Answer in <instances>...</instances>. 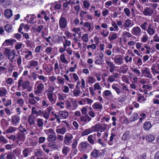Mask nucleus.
<instances>
[{
  "label": "nucleus",
  "instance_id": "nucleus-61",
  "mask_svg": "<svg viewBox=\"0 0 159 159\" xmlns=\"http://www.w3.org/2000/svg\"><path fill=\"white\" fill-rule=\"evenodd\" d=\"M150 34H153L154 33V30L151 28H149L147 31Z\"/></svg>",
  "mask_w": 159,
  "mask_h": 159
},
{
  "label": "nucleus",
  "instance_id": "nucleus-24",
  "mask_svg": "<svg viewBox=\"0 0 159 159\" xmlns=\"http://www.w3.org/2000/svg\"><path fill=\"white\" fill-rule=\"evenodd\" d=\"M4 28L5 30L8 32H10L12 28L11 25L9 24L6 25Z\"/></svg>",
  "mask_w": 159,
  "mask_h": 159
},
{
  "label": "nucleus",
  "instance_id": "nucleus-2",
  "mask_svg": "<svg viewBox=\"0 0 159 159\" xmlns=\"http://www.w3.org/2000/svg\"><path fill=\"white\" fill-rule=\"evenodd\" d=\"M73 138L72 135L69 133L66 134L64 138V142L66 145L70 144V141H71Z\"/></svg>",
  "mask_w": 159,
  "mask_h": 159
},
{
  "label": "nucleus",
  "instance_id": "nucleus-1",
  "mask_svg": "<svg viewBox=\"0 0 159 159\" xmlns=\"http://www.w3.org/2000/svg\"><path fill=\"white\" fill-rule=\"evenodd\" d=\"M67 21L66 19L63 17H61L59 21V26L60 28H64L67 25Z\"/></svg>",
  "mask_w": 159,
  "mask_h": 159
},
{
  "label": "nucleus",
  "instance_id": "nucleus-31",
  "mask_svg": "<svg viewBox=\"0 0 159 159\" xmlns=\"http://www.w3.org/2000/svg\"><path fill=\"white\" fill-rule=\"evenodd\" d=\"M7 93V90L4 89H0V96H3Z\"/></svg>",
  "mask_w": 159,
  "mask_h": 159
},
{
  "label": "nucleus",
  "instance_id": "nucleus-26",
  "mask_svg": "<svg viewBox=\"0 0 159 159\" xmlns=\"http://www.w3.org/2000/svg\"><path fill=\"white\" fill-rule=\"evenodd\" d=\"M47 96L49 101L52 103L54 101V100L53 98L52 93H48Z\"/></svg>",
  "mask_w": 159,
  "mask_h": 159
},
{
  "label": "nucleus",
  "instance_id": "nucleus-63",
  "mask_svg": "<svg viewBox=\"0 0 159 159\" xmlns=\"http://www.w3.org/2000/svg\"><path fill=\"white\" fill-rule=\"evenodd\" d=\"M5 43H6L8 45L12 43V39L6 40L5 41Z\"/></svg>",
  "mask_w": 159,
  "mask_h": 159
},
{
  "label": "nucleus",
  "instance_id": "nucleus-10",
  "mask_svg": "<svg viewBox=\"0 0 159 159\" xmlns=\"http://www.w3.org/2000/svg\"><path fill=\"white\" fill-rule=\"evenodd\" d=\"M146 139L147 141L149 142H152L154 140L155 137L153 135L149 134L146 136Z\"/></svg>",
  "mask_w": 159,
  "mask_h": 159
},
{
  "label": "nucleus",
  "instance_id": "nucleus-18",
  "mask_svg": "<svg viewBox=\"0 0 159 159\" xmlns=\"http://www.w3.org/2000/svg\"><path fill=\"white\" fill-rule=\"evenodd\" d=\"M30 85V82L29 81H25L22 83V88L25 89L29 87Z\"/></svg>",
  "mask_w": 159,
  "mask_h": 159
},
{
  "label": "nucleus",
  "instance_id": "nucleus-19",
  "mask_svg": "<svg viewBox=\"0 0 159 159\" xmlns=\"http://www.w3.org/2000/svg\"><path fill=\"white\" fill-rule=\"evenodd\" d=\"M93 107L95 109H101L102 107V105L99 104L98 102L95 103L93 105Z\"/></svg>",
  "mask_w": 159,
  "mask_h": 159
},
{
  "label": "nucleus",
  "instance_id": "nucleus-34",
  "mask_svg": "<svg viewBox=\"0 0 159 159\" xmlns=\"http://www.w3.org/2000/svg\"><path fill=\"white\" fill-rule=\"evenodd\" d=\"M80 90L79 89H75L73 91V94L75 96H78L80 93Z\"/></svg>",
  "mask_w": 159,
  "mask_h": 159
},
{
  "label": "nucleus",
  "instance_id": "nucleus-52",
  "mask_svg": "<svg viewBox=\"0 0 159 159\" xmlns=\"http://www.w3.org/2000/svg\"><path fill=\"white\" fill-rule=\"evenodd\" d=\"M103 93H104L105 96H110L111 94V92L110 91L107 90L104 91L103 92Z\"/></svg>",
  "mask_w": 159,
  "mask_h": 159
},
{
  "label": "nucleus",
  "instance_id": "nucleus-59",
  "mask_svg": "<svg viewBox=\"0 0 159 159\" xmlns=\"http://www.w3.org/2000/svg\"><path fill=\"white\" fill-rule=\"evenodd\" d=\"M64 89L63 90V91L65 93H67L69 92V88L67 86H64L63 87Z\"/></svg>",
  "mask_w": 159,
  "mask_h": 159
},
{
  "label": "nucleus",
  "instance_id": "nucleus-30",
  "mask_svg": "<svg viewBox=\"0 0 159 159\" xmlns=\"http://www.w3.org/2000/svg\"><path fill=\"white\" fill-rule=\"evenodd\" d=\"M133 116V117H132L130 118L131 121H134L138 118L139 116L137 113H134Z\"/></svg>",
  "mask_w": 159,
  "mask_h": 159
},
{
  "label": "nucleus",
  "instance_id": "nucleus-41",
  "mask_svg": "<svg viewBox=\"0 0 159 159\" xmlns=\"http://www.w3.org/2000/svg\"><path fill=\"white\" fill-rule=\"evenodd\" d=\"M117 38V36L116 34H113L111 37H109V39L111 41H112L113 39H115Z\"/></svg>",
  "mask_w": 159,
  "mask_h": 159
},
{
  "label": "nucleus",
  "instance_id": "nucleus-64",
  "mask_svg": "<svg viewBox=\"0 0 159 159\" xmlns=\"http://www.w3.org/2000/svg\"><path fill=\"white\" fill-rule=\"evenodd\" d=\"M123 35H126L128 37H130L132 36V35L130 33L126 31L123 33Z\"/></svg>",
  "mask_w": 159,
  "mask_h": 159
},
{
  "label": "nucleus",
  "instance_id": "nucleus-17",
  "mask_svg": "<svg viewBox=\"0 0 159 159\" xmlns=\"http://www.w3.org/2000/svg\"><path fill=\"white\" fill-rule=\"evenodd\" d=\"M94 137H95V135H90L88 137V141L91 144H93L94 143L93 139Z\"/></svg>",
  "mask_w": 159,
  "mask_h": 159
},
{
  "label": "nucleus",
  "instance_id": "nucleus-21",
  "mask_svg": "<svg viewBox=\"0 0 159 159\" xmlns=\"http://www.w3.org/2000/svg\"><path fill=\"white\" fill-rule=\"evenodd\" d=\"M28 122L30 125H31L35 123L34 120V118L32 116H30L28 119Z\"/></svg>",
  "mask_w": 159,
  "mask_h": 159
},
{
  "label": "nucleus",
  "instance_id": "nucleus-9",
  "mask_svg": "<svg viewBox=\"0 0 159 159\" xmlns=\"http://www.w3.org/2000/svg\"><path fill=\"white\" fill-rule=\"evenodd\" d=\"M80 119L81 121L89 122L91 120L92 118L90 117L88 115H86L85 116H81L80 117Z\"/></svg>",
  "mask_w": 159,
  "mask_h": 159
},
{
  "label": "nucleus",
  "instance_id": "nucleus-13",
  "mask_svg": "<svg viewBox=\"0 0 159 159\" xmlns=\"http://www.w3.org/2000/svg\"><path fill=\"white\" fill-rule=\"evenodd\" d=\"M117 57L118 56H116L115 57L114 61L116 63H118L119 64L121 65L123 63L122 62L123 59L120 57Z\"/></svg>",
  "mask_w": 159,
  "mask_h": 159
},
{
  "label": "nucleus",
  "instance_id": "nucleus-5",
  "mask_svg": "<svg viewBox=\"0 0 159 159\" xmlns=\"http://www.w3.org/2000/svg\"><path fill=\"white\" fill-rule=\"evenodd\" d=\"M140 32L141 30L140 28L138 27L133 28L132 30V33L133 34L136 35H139Z\"/></svg>",
  "mask_w": 159,
  "mask_h": 159
},
{
  "label": "nucleus",
  "instance_id": "nucleus-6",
  "mask_svg": "<svg viewBox=\"0 0 159 159\" xmlns=\"http://www.w3.org/2000/svg\"><path fill=\"white\" fill-rule=\"evenodd\" d=\"M4 15L8 18L11 17L12 16V11L8 9H6L4 11Z\"/></svg>",
  "mask_w": 159,
  "mask_h": 159
},
{
  "label": "nucleus",
  "instance_id": "nucleus-16",
  "mask_svg": "<svg viewBox=\"0 0 159 159\" xmlns=\"http://www.w3.org/2000/svg\"><path fill=\"white\" fill-rule=\"evenodd\" d=\"M152 125L149 122H147L145 123L144 125V128L145 129L149 130L151 127Z\"/></svg>",
  "mask_w": 159,
  "mask_h": 159
},
{
  "label": "nucleus",
  "instance_id": "nucleus-42",
  "mask_svg": "<svg viewBox=\"0 0 159 159\" xmlns=\"http://www.w3.org/2000/svg\"><path fill=\"white\" fill-rule=\"evenodd\" d=\"M0 141L4 143H7V141L3 137H0Z\"/></svg>",
  "mask_w": 159,
  "mask_h": 159
},
{
  "label": "nucleus",
  "instance_id": "nucleus-22",
  "mask_svg": "<svg viewBox=\"0 0 159 159\" xmlns=\"http://www.w3.org/2000/svg\"><path fill=\"white\" fill-rule=\"evenodd\" d=\"M25 134L24 133H18L17 135L16 139H17L20 140L24 138L25 137Z\"/></svg>",
  "mask_w": 159,
  "mask_h": 159
},
{
  "label": "nucleus",
  "instance_id": "nucleus-51",
  "mask_svg": "<svg viewBox=\"0 0 159 159\" xmlns=\"http://www.w3.org/2000/svg\"><path fill=\"white\" fill-rule=\"evenodd\" d=\"M108 80L110 82H112L115 80V78L112 75H110L109 76Z\"/></svg>",
  "mask_w": 159,
  "mask_h": 159
},
{
  "label": "nucleus",
  "instance_id": "nucleus-62",
  "mask_svg": "<svg viewBox=\"0 0 159 159\" xmlns=\"http://www.w3.org/2000/svg\"><path fill=\"white\" fill-rule=\"evenodd\" d=\"M29 102L31 104H34L36 103V102L34 99H32L29 100Z\"/></svg>",
  "mask_w": 159,
  "mask_h": 159
},
{
  "label": "nucleus",
  "instance_id": "nucleus-46",
  "mask_svg": "<svg viewBox=\"0 0 159 159\" xmlns=\"http://www.w3.org/2000/svg\"><path fill=\"white\" fill-rule=\"evenodd\" d=\"M129 131H126L124 134L123 137L126 139L128 136L129 135Z\"/></svg>",
  "mask_w": 159,
  "mask_h": 159
},
{
  "label": "nucleus",
  "instance_id": "nucleus-14",
  "mask_svg": "<svg viewBox=\"0 0 159 159\" xmlns=\"http://www.w3.org/2000/svg\"><path fill=\"white\" fill-rule=\"evenodd\" d=\"M60 115L63 119H65L68 116V113L67 111H60Z\"/></svg>",
  "mask_w": 159,
  "mask_h": 159
},
{
  "label": "nucleus",
  "instance_id": "nucleus-37",
  "mask_svg": "<svg viewBox=\"0 0 159 159\" xmlns=\"http://www.w3.org/2000/svg\"><path fill=\"white\" fill-rule=\"evenodd\" d=\"M11 50L7 48H6L4 50V54L7 56H8L11 53Z\"/></svg>",
  "mask_w": 159,
  "mask_h": 159
},
{
  "label": "nucleus",
  "instance_id": "nucleus-7",
  "mask_svg": "<svg viewBox=\"0 0 159 159\" xmlns=\"http://www.w3.org/2000/svg\"><path fill=\"white\" fill-rule=\"evenodd\" d=\"M82 150L85 151L87 148L90 146L89 144L87 142H84L80 143Z\"/></svg>",
  "mask_w": 159,
  "mask_h": 159
},
{
  "label": "nucleus",
  "instance_id": "nucleus-56",
  "mask_svg": "<svg viewBox=\"0 0 159 159\" xmlns=\"http://www.w3.org/2000/svg\"><path fill=\"white\" fill-rule=\"evenodd\" d=\"M23 82L22 79H20L19 80L18 83V88H19L21 86H22V83Z\"/></svg>",
  "mask_w": 159,
  "mask_h": 159
},
{
  "label": "nucleus",
  "instance_id": "nucleus-40",
  "mask_svg": "<svg viewBox=\"0 0 159 159\" xmlns=\"http://www.w3.org/2000/svg\"><path fill=\"white\" fill-rule=\"evenodd\" d=\"M44 87L43 84L42 83H41L38 85L37 87V89L39 91H41L43 89Z\"/></svg>",
  "mask_w": 159,
  "mask_h": 159
},
{
  "label": "nucleus",
  "instance_id": "nucleus-36",
  "mask_svg": "<svg viewBox=\"0 0 159 159\" xmlns=\"http://www.w3.org/2000/svg\"><path fill=\"white\" fill-rule=\"evenodd\" d=\"M15 128L12 126L9 127V129L7 130V133H9L15 131Z\"/></svg>",
  "mask_w": 159,
  "mask_h": 159
},
{
  "label": "nucleus",
  "instance_id": "nucleus-15",
  "mask_svg": "<svg viewBox=\"0 0 159 159\" xmlns=\"http://www.w3.org/2000/svg\"><path fill=\"white\" fill-rule=\"evenodd\" d=\"M70 149L67 147L64 146L62 150L63 154L65 155H67V153L69 152Z\"/></svg>",
  "mask_w": 159,
  "mask_h": 159
},
{
  "label": "nucleus",
  "instance_id": "nucleus-48",
  "mask_svg": "<svg viewBox=\"0 0 159 159\" xmlns=\"http://www.w3.org/2000/svg\"><path fill=\"white\" fill-rule=\"evenodd\" d=\"M74 143L72 144V148H75L77 145V141L76 139L73 140Z\"/></svg>",
  "mask_w": 159,
  "mask_h": 159
},
{
  "label": "nucleus",
  "instance_id": "nucleus-50",
  "mask_svg": "<svg viewBox=\"0 0 159 159\" xmlns=\"http://www.w3.org/2000/svg\"><path fill=\"white\" fill-rule=\"evenodd\" d=\"M131 70L134 72H135L136 74L139 75L140 74V72L139 70H137L135 69V68H131Z\"/></svg>",
  "mask_w": 159,
  "mask_h": 159
},
{
  "label": "nucleus",
  "instance_id": "nucleus-55",
  "mask_svg": "<svg viewBox=\"0 0 159 159\" xmlns=\"http://www.w3.org/2000/svg\"><path fill=\"white\" fill-rule=\"evenodd\" d=\"M84 6L85 8H87L89 6V3L86 1H84Z\"/></svg>",
  "mask_w": 159,
  "mask_h": 159
},
{
  "label": "nucleus",
  "instance_id": "nucleus-44",
  "mask_svg": "<svg viewBox=\"0 0 159 159\" xmlns=\"http://www.w3.org/2000/svg\"><path fill=\"white\" fill-rule=\"evenodd\" d=\"M18 129L20 132L22 133H23L24 132L26 131V129L25 128H23L22 126H20Z\"/></svg>",
  "mask_w": 159,
  "mask_h": 159
},
{
  "label": "nucleus",
  "instance_id": "nucleus-8",
  "mask_svg": "<svg viewBox=\"0 0 159 159\" xmlns=\"http://www.w3.org/2000/svg\"><path fill=\"white\" fill-rule=\"evenodd\" d=\"M16 54V51L15 50H12L10 54L8 56V58L10 60V61L11 62H13V60L14 58L15 57V55Z\"/></svg>",
  "mask_w": 159,
  "mask_h": 159
},
{
  "label": "nucleus",
  "instance_id": "nucleus-33",
  "mask_svg": "<svg viewBox=\"0 0 159 159\" xmlns=\"http://www.w3.org/2000/svg\"><path fill=\"white\" fill-rule=\"evenodd\" d=\"M42 115L44 118L47 119L49 117V114L46 111H42Z\"/></svg>",
  "mask_w": 159,
  "mask_h": 159
},
{
  "label": "nucleus",
  "instance_id": "nucleus-28",
  "mask_svg": "<svg viewBox=\"0 0 159 159\" xmlns=\"http://www.w3.org/2000/svg\"><path fill=\"white\" fill-rule=\"evenodd\" d=\"M91 155L94 158L97 157L98 156L97 150L96 149H94L91 152Z\"/></svg>",
  "mask_w": 159,
  "mask_h": 159
},
{
  "label": "nucleus",
  "instance_id": "nucleus-43",
  "mask_svg": "<svg viewBox=\"0 0 159 159\" xmlns=\"http://www.w3.org/2000/svg\"><path fill=\"white\" fill-rule=\"evenodd\" d=\"M126 99V97L124 96L123 97H120L118 98V100L120 102H124Z\"/></svg>",
  "mask_w": 159,
  "mask_h": 159
},
{
  "label": "nucleus",
  "instance_id": "nucleus-4",
  "mask_svg": "<svg viewBox=\"0 0 159 159\" xmlns=\"http://www.w3.org/2000/svg\"><path fill=\"white\" fill-rule=\"evenodd\" d=\"M142 74H143L145 76L150 78H152V75L148 68L146 67L142 71Z\"/></svg>",
  "mask_w": 159,
  "mask_h": 159
},
{
  "label": "nucleus",
  "instance_id": "nucleus-38",
  "mask_svg": "<svg viewBox=\"0 0 159 159\" xmlns=\"http://www.w3.org/2000/svg\"><path fill=\"white\" fill-rule=\"evenodd\" d=\"M29 152V150L27 148H25L23 150V153L25 157H27Z\"/></svg>",
  "mask_w": 159,
  "mask_h": 159
},
{
  "label": "nucleus",
  "instance_id": "nucleus-54",
  "mask_svg": "<svg viewBox=\"0 0 159 159\" xmlns=\"http://www.w3.org/2000/svg\"><path fill=\"white\" fill-rule=\"evenodd\" d=\"M45 138L44 137H40L39 138V143H43L45 140Z\"/></svg>",
  "mask_w": 159,
  "mask_h": 159
},
{
  "label": "nucleus",
  "instance_id": "nucleus-45",
  "mask_svg": "<svg viewBox=\"0 0 159 159\" xmlns=\"http://www.w3.org/2000/svg\"><path fill=\"white\" fill-rule=\"evenodd\" d=\"M112 88L116 91L117 93L119 94L120 93V90L116 86L113 85L112 86Z\"/></svg>",
  "mask_w": 159,
  "mask_h": 159
},
{
  "label": "nucleus",
  "instance_id": "nucleus-39",
  "mask_svg": "<svg viewBox=\"0 0 159 159\" xmlns=\"http://www.w3.org/2000/svg\"><path fill=\"white\" fill-rule=\"evenodd\" d=\"M131 24V21L129 20H126L124 25L125 27H128L130 26Z\"/></svg>",
  "mask_w": 159,
  "mask_h": 159
},
{
  "label": "nucleus",
  "instance_id": "nucleus-12",
  "mask_svg": "<svg viewBox=\"0 0 159 159\" xmlns=\"http://www.w3.org/2000/svg\"><path fill=\"white\" fill-rule=\"evenodd\" d=\"M102 128V126L101 125L97 124L92 127V130L94 131H98V129H101Z\"/></svg>",
  "mask_w": 159,
  "mask_h": 159
},
{
  "label": "nucleus",
  "instance_id": "nucleus-49",
  "mask_svg": "<svg viewBox=\"0 0 159 159\" xmlns=\"http://www.w3.org/2000/svg\"><path fill=\"white\" fill-rule=\"evenodd\" d=\"M43 25H39L37 29L36 30V31L38 32H40L41 30L43 29Z\"/></svg>",
  "mask_w": 159,
  "mask_h": 159
},
{
  "label": "nucleus",
  "instance_id": "nucleus-32",
  "mask_svg": "<svg viewBox=\"0 0 159 159\" xmlns=\"http://www.w3.org/2000/svg\"><path fill=\"white\" fill-rule=\"evenodd\" d=\"M60 58L61 61L64 63H67L68 61L66 60L65 55L64 54H62L60 56Z\"/></svg>",
  "mask_w": 159,
  "mask_h": 159
},
{
  "label": "nucleus",
  "instance_id": "nucleus-57",
  "mask_svg": "<svg viewBox=\"0 0 159 159\" xmlns=\"http://www.w3.org/2000/svg\"><path fill=\"white\" fill-rule=\"evenodd\" d=\"M94 87L95 88V89H101V87L99 85V83H96L94 85Z\"/></svg>",
  "mask_w": 159,
  "mask_h": 159
},
{
  "label": "nucleus",
  "instance_id": "nucleus-58",
  "mask_svg": "<svg viewBox=\"0 0 159 159\" xmlns=\"http://www.w3.org/2000/svg\"><path fill=\"white\" fill-rule=\"evenodd\" d=\"M101 59H97L95 62V64L98 65H101L102 62Z\"/></svg>",
  "mask_w": 159,
  "mask_h": 159
},
{
  "label": "nucleus",
  "instance_id": "nucleus-29",
  "mask_svg": "<svg viewBox=\"0 0 159 159\" xmlns=\"http://www.w3.org/2000/svg\"><path fill=\"white\" fill-rule=\"evenodd\" d=\"M88 35L87 34H85L83 36L82 39L84 42H87L88 41L89 39L88 37Z\"/></svg>",
  "mask_w": 159,
  "mask_h": 159
},
{
  "label": "nucleus",
  "instance_id": "nucleus-3",
  "mask_svg": "<svg viewBox=\"0 0 159 159\" xmlns=\"http://www.w3.org/2000/svg\"><path fill=\"white\" fill-rule=\"evenodd\" d=\"M153 12L154 11L153 10L151 9L148 7H146L144 9L143 12V14L145 16L148 15L151 16Z\"/></svg>",
  "mask_w": 159,
  "mask_h": 159
},
{
  "label": "nucleus",
  "instance_id": "nucleus-11",
  "mask_svg": "<svg viewBox=\"0 0 159 159\" xmlns=\"http://www.w3.org/2000/svg\"><path fill=\"white\" fill-rule=\"evenodd\" d=\"M19 117L18 116H15L12 117V122L14 124H17L20 120Z\"/></svg>",
  "mask_w": 159,
  "mask_h": 159
},
{
  "label": "nucleus",
  "instance_id": "nucleus-35",
  "mask_svg": "<svg viewBox=\"0 0 159 159\" xmlns=\"http://www.w3.org/2000/svg\"><path fill=\"white\" fill-rule=\"evenodd\" d=\"M38 62L34 60H32L30 61V65L31 66H36L38 65Z\"/></svg>",
  "mask_w": 159,
  "mask_h": 159
},
{
  "label": "nucleus",
  "instance_id": "nucleus-20",
  "mask_svg": "<svg viewBox=\"0 0 159 159\" xmlns=\"http://www.w3.org/2000/svg\"><path fill=\"white\" fill-rule=\"evenodd\" d=\"M56 139V136L55 135L51 134L48 136L47 139L49 141H53L55 140Z\"/></svg>",
  "mask_w": 159,
  "mask_h": 159
},
{
  "label": "nucleus",
  "instance_id": "nucleus-23",
  "mask_svg": "<svg viewBox=\"0 0 159 159\" xmlns=\"http://www.w3.org/2000/svg\"><path fill=\"white\" fill-rule=\"evenodd\" d=\"M66 129L65 128L63 127L60 129H56V131L58 133L61 134H64L65 133Z\"/></svg>",
  "mask_w": 159,
  "mask_h": 159
},
{
  "label": "nucleus",
  "instance_id": "nucleus-47",
  "mask_svg": "<svg viewBox=\"0 0 159 159\" xmlns=\"http://www.w3.org/2000/svg\"><path fill=\"white\" fill-rule=\"evenodd\" d=\"M106 62L110 67H112L113 66H114L113 64L111 62H110L108 60H106Z\"/></svg>",
  "mask_w": 159,
  "mask_h": 159
},
{
  "label": "nucleus",
  "instance_id": "nucleus-60",
  "mask_svg": "<svg viewBox=\"0 0 159 159\" xmlns=\"http://www.w3.org/2000/svg\"><path fill=\"white\" fill-rule=\"evenodd\" d=\"M13 80L11 78H8L6 80V82L8 84H11L13 82Z\"/></svg>",
  "mask_w": 159,
  "mask_h": 159
},
{
  "label": "nucleus",
  "instance_id": "nucleus-27",
  "mask_svg": "<svg viewBox=\"0 0 159 159\" xmlns=\"http://www.w3.org/2000/svg\"><path fill=\"white\" fill-rule=\"evenodd\" d=\"M37 125L39 127H42L43 126V120L39 118L37 120Z\"/></svg>",
  "mask_w": 159,
  "mask_h": 159
},
{
  "label": "nucleus",
  "instance_id": "nucleus-25",
  "mask_svg": "<svg viewBox=\"0 0 159 159\" xmlns=\"http://www.w3.org/2000/svg\"><path fill=\"white\" fill-rule=\"evenodd\" d=\"M48 146L49 147L52 148H57V146L56 145L55 142L51 141L48 144Z\"/></svg>",
  "mask_w": 159,
  "mask_h": 159
},
{
  "label": "nucleus",
  "instance_id": "nucleus-53",
  "mask_svg": "<svg viewBox=\"0 0 159 159\" xmlns=\"http://www.w3.org/2000/svg\"><path fill=\"white\" fill-rule=\"evenodd\" d=\"M124 11L126 15L127 16H129L130 13V11L129 9L128 8H125L124 9Z\"/></svg>",
  "mask_w": 159,
  "mask_h": 159
}]
</instances>
